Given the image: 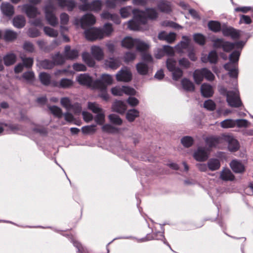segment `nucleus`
<instances>
[{"mask_svg": "<svg viewBox=\"0 0 253 253\" xmlns=\"http://www.w3.org/2000/svg\"><path fill=\"white\" fill-rule=\"evenodd\" d=\"M208 26L211 31L214 33H218L221 30L223 36L230 37L233 39H238L240 36L239 32L233 27H226L221 29V24L217 21H210L208 22Z\"/></svg>", "mask_w": 253, "mask_h": 253, "instance_id": "obj_1", "label": "nucleus"}, {"mask_svg": "<svg viewBox=\"0 0 253 253\" xmlns=\"http://www.w3.org/2000/svg\"><path fill=\"white\" fill-rule=\"evenodd\" d=\"M132 13L133 15V19L129 21L128 27L130 30L137 31L139 29L140 25L147 24V18L143 10L133 9Z\"/></svg>", "mask_w": 253, "mask_h": 253, "instance_id": "obj_2", "label": "nucleus"}, {"mask_svg": "<svg viewBox=\"0 0 253 253\" xmlns=\"http://www.w3.org/2000/svg\"><path fill=\"white\" fill-rule=\"evenodd\" d=\"M212 146V144H208L205 146L198 147L194 153L193 157L194 159L199 162L206 161L209 157V154Z\"/></svg>", "mask_w": 253, "mask_h": 253, "instance_id": "obj_3", "label": "nucleus"}, {"mask_svg": "<svg viewBox=\"0 0 253 253\" xmlns=\"http://www.w3.org/2000/svg\"><path fill=\"white\" fill-rule=\"evenodd\" d=\"M85 38L89 41H94L103 38V32L99 28H90L84 31Z\"/></svg>", "mask_w": 253, "mask_h": 253, "instance_id": "obj_4", "label": "nucleus"}, {"mask_svg": "<svg viewBox=\"0 0 253 253\" xmlns=\"http://www.w3.org/2000/svg\"><path fill=\"white\" fill-rule=\"evenodd\" d=\"M226 101L229 106L234 108H239L243 105L239 94L234 91H230L227 94Z\"/></svg>", "mask_w": 253, "mask_h": 253, "instance_id": "obj_5", "label": "nucleus"}, {"mask_svg": "<svg viewBox=\"0 0 253 253\" xmlns=\"http://www.w3.org/2000/svg\"><path fill=\"white\" fill-rule=\"evenodd\" d=\"M213 46L215 48H222L223 50L229 52L235 48V44L222 39H216L213 41Z\"/></svg>", "mask_w": 253, "mask_h": 253, "instance_id": "obj_6", "label": "nucleus"}, {"mask_svg": "<svg viewBox=\"0 0 253 253\" xmlns=\"http://www.w3.org/2000/svg\"><path fill=\"white\" fill-rule=\"evenodd\" d=\"M103 4L100 0H95L90 3H85L79 6V9L82 11H92L99 12L101 10Z\"/></svg>", "mask_w": 253, "mask_h": 253, "instance_id": "obj_7", "label": "nucleus"}, {"mask_svg": "<svg viewBox=\"0 0 253 253\" xmlns=\"http://www.w3.org/2000/svg\"><path fill=\"white\" fill-rule=\"evenodd\" d=\"M54 7L52 3L47 4L44 8L45 18L48 23L52 26L58 24V20L53 13Z\"/></svg>", "mask_w": 253, "mask_h": 253, "instance_id": "obj_8", "label": "nucleus"}, {"mask_svg": "<svg viewBox=\"0 0 253 253\" xmlns=\"http://www.w3.org/2000/svg\"><path fill=\"white\" fill-rule=\"evenodd\" d=\"M31 4H24L22 6V10L30 18H35L39 14L38 8Z\"/></svg>", "mask_w": 253, "mask_h": 253, "instance_id": "obj_9", "label": "nucleus"}, {"mask_svg": "<svg viewBox=\"0 0 253 253\" xmlns=\"http://www.w3.org/2000/svg\"><path fill=\"white\" fill-rule=\"evenodd\" d=\"M116 78L119 82H129L132 80V74L127 69H122L116 74Z\"/></svg>", "mask_w": 253, "mask_h": 253, "instance_id": "obj_10", "label": "nucleus"}, {"mask_svg": "<svg viewBox=\"0 0 253 253\" xmlns=\"http://www.w3.org/2000/svg\"><path fill=\"white\" fill-rule=\"evenodd\" d=\"M80 22L82 28H85L86 27L94 25L96 22V18L93 14L87 13L82 17Z\"/></svg>", "mask_w": 253, "mask_h": 253, "instance_id": "obj_11", "label": "nucleus"}, {"mask_svg": "<svg viewBox=\"0 0 253 253\" xmlns=\"http://www.w3.org/2000/svg\"><path fill=\"white\" fill-rule=\"evenodd\" d=\"M94 86L95 88L98 89L100 93H99V96L105 101H108L109 99V94L107 93V88L100 81H94Z\"/></svg>", "mask_w": 253, "mask_h": 253, "instance_id": "obj_12", "label": "nucleus"}, {"mask_svg": "<svg viewBox=\"0 0 253 253\" xmlns=\"http://www.w3.org/2000/svg\"><path fill=\"white\" fill-rule=\"evenodd\" d=\"M176 35L173 32L169 34L165 31H162L158 34V38L160 40L166 41L169 43H173L176 40Z\"/></svg>", "mask_w": 253, "mask_h": 253, "instance_id": "obj_13", "label": "nucleus"}, {"mask_svg": "<svg viewBox=\"0 0 253 253\" xmlns=\"http://www.w3.org/2000/svg\"><path fill=\"white\" fill-rule=\"evenodd\" d=\"M230 166L232 170L238 173H243L245 170L244 165L240 161L234 160L230 163Z\"/></svg>", "mask_w": 253, "mask_h": 253, "instance_id": "obj_14", "label": "nucleus"}, {"mask_svg": "<svg viewBox=\"0 0 253 253\" xmlns=\"http://www.w3.org/2000/svg\"><path fill=\"white\" fill-rule=\"evenodd\" d=\"M79 56V51L77 49L71 50L70 45H66L64 48V56L66 59H74Z\"/></svg>", "mask_w": 253, "mask_h": 253, "instance_id": "obj_15", "label": "nucleus"}, {"mask_svg": "<svg viewBox=\"0 0 253 253\" xmlns=\"http://www.w3.org/2000/svg\"><path fill=\"white\" fill-rule=\"evenodd\" d=\"M157 7L161 12L166 13H169L172 10L170 2L164 0L159 1Z\"/></svg>", "mask_w": 253, "mask_h": 253, "instance_id": "obj_16", "label": "nucleus"}, {"mask_svg": "<svg viewBox=\"0 0 253 253\" xmlns=\"http://www.w3.org/2000/svg\"><path fill=\"white\" fill-rule=\"evenodd\" d=\"M1 10L3 14L7 17H11L14 13V7L9 3L2 2L1 4Z\"/></svg>", "mask_w": 253, "mask_h": 253, "instance_id": "obj_17", "label": "nucleus"}, {"mask_svg": "<svg viewBox=\"0 0 253 253\" xmlns=\"http://www.w3.org/2000/svg\"><path fill=\"white\" fill-rule=\"evenodd\" d=\"M91 53L92 56L97 60H101L104 57V52L101 48L98 46L94 45L91 47Z\"/></svg>", "mask_w": 253, "mask_h": 253, "instance_id": "obj_18", "label": "nucleus"}, {"mask_svg": "<svg viewBox=\"0 0 253 253\" xmlns=\"http://www.w3.org/2000/svg\"><path fill=\"white\" fill-rule=\"evenodd\" d=\"M201 92L202 95L207 98L212 96L214 92L212 86L210 84L206 83L202 84Z\"/></svg>", "mask_w": 253, "mask_h": 253, "instance_id": "obj_19", "label": "nucleus"}, {"mask_svg": "<svg viewBox=\"0 0 253 253\" xmlns=\"http://www.w3.org/2000/svg\"><path fill=\"white\" fill-rule=\"evenodd\" d=\"M58 4L61 8L67 7L69 11H72L76 7V3L74 1L71 0H57Z\"/></svg>", "mask_w": 253, "mask_h": 253, "instance_id": "obj_20", "label": "nucleus"}, {"mask_svg": "<svg viewBox=\"0 0 253 253\" xmlns=\"http://www.w3.org/2000/svg\"><path fill=\"white\" fill-rule=\"evenodd\" d=\"M77 81L80 84L90 86L92 80L88 75L84 74H81L78 77Z\"/></svg>", "mask_w": 253, "mask_h": 253, "instance_id": "obj_21", "label": "nucleus"}, {"mask_svg": "<svg viewBox=\"0 0 253 253\" xmlns=\"http://www.w3.org/2000/svg\"><path fill=\"white\" fill-rule=\"evenodd\" d=\"M105 65L111 69L116 70L120 66L121 63L118 59L110 58L105 60Z\"/></svg>", "mask_w": 253, "mask_h": 253, "instance_id": "obj_22", "label": "nucleus"}, {"mask_svg": "<svg viewBox=\"0 0 253 253\" xmlns=\"http://www.w3.org/2000/svg\"><path fill=\"white\" fill-rule=\"evenodd\" d=\"M13 25L17 28H22L24 27L26 24L25 17L22 15H17L13 19Z\"/></svg>", "mask_w": 253, "mask_h": 253, "instance_id": "obj_23", "label": "nucleus"}, {"mask_svg": "<svg viewBox=\"0 0 253 253\" xmlns=\"http://www.w3.org/2000/svg\"><path fill=\"white\" fill-rule=\"evenodd\" d=\"M112 108L114 112L121 114H124L126 109L125 104L122 101H116L113 104Z\"/></svg>", "mask_w": 253, "mask_h": 253, "instance_id": "obj_24", "label": "nucleus"}, {"mask_svg": "<svg viewBox=\"0 0 253 253\" xmlns=\"http://www.w3.org/2000/svg\"><path fill=\"white\" fill-rule=\"evenodd\" d=\"M181 84L184 89L187 91H194L195 85L194 84L187 78H184L181 80Z\"/></svg>", "mask_w": 253, "mask_h": 253, "instance_id": "obj_25", "label": "nucleus"}, {"mask_svg": "<svg viewBox=\"0 0 253 253\" xmlns=\"http://www.w3.org/2000/svg\"><path fill=\"white\" fill-rule=\"evenodd\" d=\"M203 73V68L197 69L194 71L193 73V78L196 84H200L203 81L204 78Z\"/></svg>", "mask_w": 253, "mask_h": 253, "instance_id": "obj_26", "label": "nucleus"}, {"mask_svg": "<svg viewBox=\"0 0 253 253\" xmlns=\"http://www.w3.org/2000/svg\"><path fill=\"white\" fill-rule=\"evenodd\" d=\"M220 178L225 181L233 180L234 176L229 169H224L220 172Z\"/></svg>", "mask_w": 253, "mask_h": 253, "instance_id": "obj_27", "label": "nucleus"}, {"mask_svg": "<svg viewBox=\"0 0 253 253\" xmlns=\"http://www.w3.org/2000/svg\"><path fill=\"white\" fill-rule=\"evenodd\" d=\"M3 61L5 66L12 65L16 62V56L14 53L7 54L3 57Z\"/></svg>", "mask_w": 253, "mask_h": 253, "instance_id": "obj_28", "label": "nucleus"}, {"mask_svg": "<svg viewBox=\"0 0 253 253\" xmlns=\"http://www.w3.org/2000/svg\"><path fill=\"white\" fill-rule=\"evenodd\" d=\"M159 52L160 54V56H159V55H156L157 58H160L164 54L169 56H173L174 54L173 48L169 45H164Z\"/></svg>", "mask_w": 253, "mask_h": 253, "instance_id": "obj_29", "label": "nucleus"}, {"mask_svg": "<svg viewBox=\"0 0 253 253\" xmlns=\"http://www.w3.org/2000/svg\"><path fill=\"white\" fill-rule=\"evenodd\" d=\"M139 116V112L135 109L128 110L126 114V118L129 122H133Z\"/></svg>", "mask_w": 253, "mask_h": 253, "instance_id": "obj_30", "label": "nucleus"}, {"mask_svg": "<svg viewBox=\"0 0 253 253\" xmlns=\"http://www.w3.org/2000/svg\"><path fill=\"white\" fill-rule=\"evenodd\" d=\"M17 37V34L10 30H6L4 32L3 35V39L6 42L12 41L16 39Z\"/></svg>", "mask_w": 253, "mask_h": 253, "instance_id": "obj_31", "label": "nucleus"}, {"mask_svg": "<svg viewBox=\"0 0 253 253\" xmlns=\"http://www.w3.org/2000/svg\"><path fill=\"white\" fill-rule=\"evenodd\" d=\"M135 44V39L126 37L122 42V45L128 49L132 48Z\"/></svg>", "mask_w": 253, "mask_h": 253, "instance_id": "obj_32", "label": "nucleus"}, {"mask_svg": "<svg viewBox=\"0 0 253 253\" xmlns=\"http://www.w3.org/2000/svg\"><path fill=\"white\" fill-rule=\"evenodd\" d=\"M95 81H100L106 87H107L108 85H110L113 83L112 76L109 74H102L100 80H97Z\"/></svg>", "mask_w": 253, "mask_h": 253, "instance_id": "obj_33", "label": "nucleus"}, {"mask_svg": "<svg viewBox=\"0 0 253 253\" xmlns=\"http://www.w3.org/2000/svg\"><path fill=\"white\" fill-rule=\"evenodd\" d=\"M209 169L212 171L217 170L220 167V162L216 159H211L208 162Z\"/></svg>", "mask_w": 253, "mask_h": 253, "instance_id": "obj_34", "label": "nucleus"}, {"mask_svg": "<svg viewBox=\"0 0 253 253\" xmlns=\"http://www.w3.org/2000/svg\"><path fill=\"white\" fill-rule=\"evenodd\" d=\"M136 49L140 52H144L149 48V45L139 39H135V44Z\"/></svg>", "mask_w": 253, "mask_h": 253, "instance_id": "obj_35", "label": "nucleus"}, {"mask_svg": "<svg viewBox=\"0 0 253 253\" xmlns=\"http://www.w3.org/2000/svg\"><path fill=\"white\" fill-rule=\"evenodd\" d=\"M39 79L42 84L44 85L47 86L50 84L51 76L47 73H41L39 75Z\"/></svg>", "mask_w": 253, "mask_h": 253, "instance_id": "obj_36", "label": "nucleus"}, {"mask_svg": "<svg viewBox=\"0 0 253 253\" xmlns=\"http://www.w3.org/2000/svg\"><path fill=\"white\" fill-rule=\"evenodd\" d=\"M144 12L147 17V19H156L158 16L156 10L153 8H147L144 11Z\"/></svg>", "mask_w": 253, "mask_h": 253, "instance_id": "obj_37", "label": "nucleus"}, {"mask_svg": "<svg viewBox=\"0 0 253 253\" xmlns=\"http://www.w3.org/2000/svg\"><path fill=\"white\" fill-rule=\"evenodd\" d=\"M73 85V81L69 79L63 78L59 81V88H69Z\"/></svg>", "mask_w": 253, "mask_h": 253, "instance_id": "obj_38", "label": "nucleus"}, {"mask_svg": "<svg viewBox=\"0 0 253 253\" xmlns=\"http://www.w3.org/2000/svg\"><path fill=\"white\" fill-rule=\"evenodd\" d=\"M82 57L84 61L89 67H92L95 65V62L94 60L91 58L90 54L88 52H83L82 54Z\"/></svg>", "mask_w": 253, "mask_h": 253, "instance_id": "obj_39", "label": "nucleus"}, {"mask_svg": "<svg viewBox=\"0 0 253 253\" xmlns=\"http://www.w3.org/2000/svg\"><path fill=\"white\" fill-rule=\"evenodd\" d=\"M136 69L138 73L142 75H145L148 72V66L143 63H139L136 65Z\"/></svg>", "mask_w": 253, "mask_h": 253, "instance_id": "obj_40", "label": "nucleus"}, {"mask_svg": "<svg viewBox=\"0 0 253 253\" xmlns=\"http://www.w3.org/2000/svg\"><path fill=\"white\" fill-rule=\"evenodd\" d=\"M220 126L223 128H233L235 126V120L232 119H226L220 123Z\"/></svg>", "mask_w": 253, "mask_h": 253, "instance_id": "obj_41", "label": "nucleus"}, {"mask_svg": "<svg viewBox=\"0 0 253 253\" xmlns=\"http://www.w3.org/2000/svg\"><path fill=\"white\" fill-rule=\"evenodd\" d=\"M48 108L54 116L58 118H61L62 117V111L59 107L56 106H50L48 107Z\"/></svg>", "mask_w": 253, "mask_h": 253, "instance_id": "obj_42", "label": "nucleus"}, {"mask_svg": "<svg viewBox=\"0 0 253 253\" xmlns=\"http://www.w3.org/2000/svg\"><path fill=\"white\" fill-rule=\"evenodd\" d=\"M100 29L103 32V37L104 36H109L114 31L112 25L109 23L105 24L102 29Z\"/></svg>", "mask_w": 253, "mask_h": 253, "instance_id": "obj_43", "label": "nucleus"}, {"mask_svg": "<svg viewBox=\"0 0 253 253\" xmlns=\"http://www.w3.org/2000/svg\"><path fill=\"white\" fill-rule=\"evenodd\" d=\"M209 62L211 64H216L218 62V56L215 50L211 51L208 54Z\"/></svg>", "mask_w": 253, "mask_h": 253, "instance_id": "obj_44", "label": "nucleus"}, {"mask_svg": "<svg viewBox=\"0 0 253 253\" xmlns=\"http://www.w3.org/2000/svg\"><path fill=\"white\" fill-rule=\"evenodd\" d=\"M193 39L195 42L200 45H204L206 43V38L201 34H195L193 36Z\"/></svg>", "mask_w": 253, "mask_h": 253, "instance_id": "obj_45", "label": "nucleus"}, {"mask_svg": "<svg viewBox=\"0 0 253 253\" xmlns=\"http://www.w3.org/2000/svg\"><path fill=\"white\" fill-rule=\"evenodd\" d=\"M40 66L44 69H50L54 67V63L52 61L45 59L40 61Z\"/></svg>", "mask_w": 253, "mask_h": 253, "instance_id": "obj_46", "label": "nucleus"}, {"mask_svg": "<svg viewBox=\"0 0 253 253\" xmlns=\"http://www.w3.org/2000/svg\"><path fill=\"white\" fill-rule=\"evenodd\" d=\"M52 61L55 65H62L65 62V58L62 55L57 53L52 57Z\"/></svg>", "mask_w": 253, "mask_h": 253, "instance_id": "obj_47", "label": "nucleus"}, {"mask_svg": "<svg viewBox=\"0 0 253 253\" xmlns=\"http://www.w3.org/2000/svg\"><path fill=\"white\" fill-rule=\"evenodd\" d=\"M108 118L111 123L116 125H121L123 123L120 117L114 114L109 115Z\"/></svg>", "mask_w": 253, "mask_h": 253, "instance_id": "obj_48", "label": "nucleus"}, {"mask_svg": "<svg viewBox=\"0 0 253 253\" xmlns=\"http://www.w3.org/2000/svg\"><path fill=\"white\" fill-rule=\"evenodd\" d=\"M33 130L42 136H46L48 133L47 128L42 126H37L34 128Z\"/></svg>", "mask_w": 253, "mask_h": 253, "instance_id": "obj_49", "label": "nucleus"}, {"mask_svg": "<svg viewBox=\"0 0 253 253\" xmlns=\"http://www.w3.org/2000/svg\"><path fill=\"white\" fill-rule=\"evenodd\" d=\"M176 62L172 58H168L167 60L166 65L167 69L169 71H173L174 69L177 68L176 67Z\"/></svg>", "mask_w": 253, "mask_h": 253, "instance_id": "obj_50", "label": "nucleus"}, {"mask_svg": "<svg viewBox=\"0 0 253 253\" xmlns=\"http://www.w3.org/2000/svg\"><path fill=\"white\" fill-rule=\"evenodd\" d=\"M88 108L94 113L97 114L103 111L102 109L100 108L98 105L95 103L88 102Z\"/></svg>", "mask_w": 253, "mask_h": 253, "instance_id": "obj_51", "label": "nucleus"}, {"mask_svg": "<svg viewBox=\"0 0 253 253\" xmlns=\"http://www.w3.org/2000/svg\"><path fill=\"white\" fill-rule=\"evenodd\" d=\"M43 30L45 34L50 37H56L58 35L56 30L49 27H44Z\"/></svg>", "mask_w": 253, "mask_h": 253, "instance_id": "obj_52", "label": "nucleus"}, {"mask_svg": "<svg viewBox=\"0 0 253 253\" xmlns=\"http://www.w3.org/2000/svg\"><path fill=\"white\" fill-rule=\"evenodd\" d=\"M240 52L239 51L235 50L233 51L229 56V60L233 63H237L239 59Z\"/></svg>", "mask_w": 253, "mask_h": 253, "instance_id": "obj_53", "label": "nucleus"}, {"mask_svg": "<svg viewBox=\"0 0 253 253\" xmlns=\"http://www.w3.org/2000/svg\"><path fill=\"white\" fill-rule=\"evenodd\" d=\"M172 74V79L175 81H178L183 76V71L177 67L174 69L173 71H171Z\"/></svg>", "mask_w": 253, "mask_h": 253, "instance_id": "obj_54", "label": "nucleus"}, {"mask_svg": "<svg viewBox=\"0 0 253 253\" xmlns=\"http://www.w3.org/2000/svg\"><path fill=\"white\" fill-rule=\"evenodd\" d=\"M94 121L99 125H102L105 122V114L102 111V112L97 113L94 117Z\"/></svg>", "mask_w": 253, "mask_h": 253, "instance_id": "obj_55", "label": "nucleus"}, {"mask_svg": "<svg viewBox=\"0 0 253 253\" xmlns=\"http://www.w3.org/2000/svg\"><path fill=\"white\" fill-rule=\"evenodd\" d=\"M203 71H204L203 73L204 78H205L206 80L209 81H212L214 80V75L212 73V72L210 70H209L206 68H203Z\"/></svg>", "mask_w": 253, "mask_h": 253, "instance_id": "obj_56", "label": "nucleus"}, {"mask_svg": "<svg viewBox=\"0 0 253 253\" xmlns=\"http://www.w3.org/2000/svg\"><path fill=\"white\" fill-rule=\"evenodd\" d=\"M82 132L84 134H92L96 131V126L91 125L84 126L82 128Z\"/></svg>", "mask_w": 253, "mask_h": 253, "instance_id": "obj_57", "label": "nucleus"}, {"mask_svg": "<svg viewBox=\"0 0 253 253\" xmlns=\"http://www.w3.org/2000/svg\"><path fill=\"white\" fill-rule=\"evenodd\" d=\"M60 102L62 106L67 109H70L73 108V105H72L69 98L68 97L62 98Z\"/></svg>", "mask_w": 253, "mask_h": 253, "instance_id": "obj_58", "label": "nucleus"}, {"mask_svg": "<svg viewBox=\"0 0 253 253\" xmlns=\"http://www.w3.org/2000/svg\"><path fill=\"white\" fill-rule=\"evenodd\" d=\"M23 65L26 68L29 69L32 67L34 63V60L31 57L22 58Z\"/></svg>", "mask_w": 253, "mask_h": 253, "instance_id": "obj_59", "label": "nucleus"}, {"mask_svg": "<svg viewBox=\"0 0 253 253\" xmlns=\"http://www.w3.org/2000/svg\"><path fill=\"white\" fill-rule=\"evenodd\" d=\"M235 126L238 127H247L249 125V122L245 119H237L235 120Z\"/></svg>", "mask_w": 253, "mask_h": 253, "instance_id": "obj_60", "label": "nucleus"}, {"mask_svg": "<svg viewBox=\"0 0 253 253\" xmlns=\"http://www.w3.org/2000/svg\"><path fill=\"white\" fill-rule=\"evenodd\" d=\"M130 7H125L121 8L120 13L122 17L125 18L128 17L130 15Z\"/></svg>", "mask_w": 253, "mask_h": 253, "instance_id": "obj_61", "label": "nucleus"}, {"mask_svg": "<svg viewBox=\"0 0 253 253\" xmlns=\"http://www.w3.org/2000/svg\"><path fill=\"white\" fill-rule=\"evenodd\" d=\"M204 107L209 111H213L215 109V104L212 100L209 99L204 102Z\"/></svg>", "mask_w": 253, "mask_h": 253, "instance_id": "obj_62", "label": "nucleus"}, {"mask_svg": "<svg viewBox=\"0 0 253 253\" xmlns=\"http://www.w3.org/2000/svg\"><path fill=\"white\" fill-rule=\"evenodd\" d=\"M22 77L28 82H32L35 79V75L33 72L27 71L23 73Z\"/></svg>", "mask_w": 253, "mask_h": 253, "instance_id": "obj_63", "label": "nucleus"}, {"mask_svg": "<svg viewBox=\"0 0 253 253\" xmlns=\"http://www.w3.org/2000/svg\"><path fill=\"white\" fill-rule=\"evenodd\" d=\"M111 93L114 96H122L123 95V86H116L111 89Z\"/></svg>", "mask_w": 253, "mask_h": 253, "instance_id": "obj_64", "label": "nucleus"}]
</instances>
